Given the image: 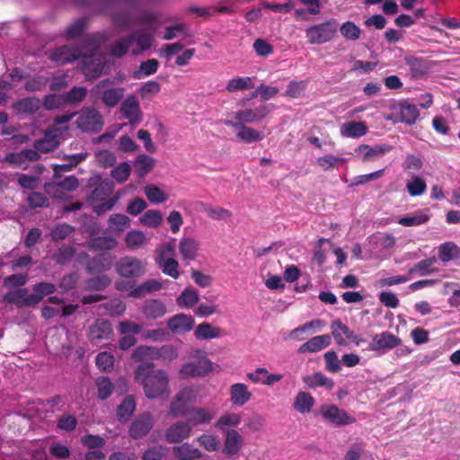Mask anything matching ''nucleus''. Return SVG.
<instances>
[{"instance_id": "9d476101", "label": "nucleus", "mask_w": 460, "mask_h": 460, "mask_svg": "<svg viewBox=\"0 0 460 460\" xmlns=\"http://www.w3.org/2000/svg\"><path fill=\"white\" fill-rule=\"evenodd\" d=\"M87 187L93 188L88 195V199L93 202L104 201L112 192V183L102 181L99 175H93L88 179Z\"/></svg>"}, {"instance_id": "0e129e2a", "label": "nucleus", "mask_w": 460, "mask_h": 460, "mask_svg": "<svg viewBox=\"0 0 460 460\" xmlns=\"http://www.w3.org/2000/svg\"><path fill=\"white\" fill-rule=\"evenodd\" d=\"M406 189L411 196H420L426 191L427 184L420 176H414L407 182Z\"/></svg>"}, {"instance_id": "79ce46f5", "label": "nucleus", "mask_w": 460, "mask_h": 460, "mask_svg": "<svg viewBox=\"0 0 460 460\" xmlns=\"http://www.w3.org/2000/svg\"><path fill=\"white\" fill-rule=\"evenodd\" d=\"M190 37L191 33L189 27L183 22H178L166 27L163 39L172 40L178 37Z\"/></svg>"}, {"instance_id": "423d86ee", "label": "nucleus", "mask_w": 460, "mask_h": 460, "mask_svg": "<svg viewBox=\"0 0 460 460\" xmlns=\"http://www.w3.org/2000/svg\"><path fill=\"white\" fill-rule=\"evenodd\" d=\"M146 271V262L136 257L126 256L117 261V273L126 278H139Z\"/></svg>"}, {"instance_id": "c85d7f7f", "label": "nucleus", "mask_w": 460, "mask_h": 460, "mask_svg": "<svg viewBox=\"0 0 460 460\" xmlns=\"http://www.w3.org/2000/svg\"><path fill=\"white\" fill-rule=\"evenodd\" d=\"M179 250L183 260L194 261L198 255L199 243L192 237H182L180 240Z\"/></svg>"}, {"instance_id": "9b49d317", "label": "nucleus", "mask_w": 460, "mask_h": 460, "mask_svg": "<svg viewBox=\"0 0 460 460\" xmlns=\"http://www.w3.org/2000/svg\"><path fill=\"white\" fill-rule=\"evenodd\" d=\"M153 415L145 411L133 420L128 428V435L134 439L146 436L154 427Z\"/></svg>"}, {"instance_id": "412c9836", "label": "nucleus", "mask_w": 460, "mask_h": 460, "mask_svg": "<svg viewBox=\"0 0 460 460\" xmlns=\"http://www.w3.org/2000/svg\"><path fill=\"white\" fill-rule=\"evenodd\" d=\"M404 62L410 67V75L414 79L422 78L430 69L429 61L422 58L405 56Z\"/></svg>"}, {"instance_id": "5fc2aeb1", "label": "nucleus", "mask_w": 460, "mask_h": 460, "mask_svg": "<svg viewBox=\"0 0 460 460\" xmlns=\"http://www.w3.org/2000/svg\"><path fill=\"white\" fill-rule=\"evenodd\" d=\"M188 402H185L184 399H178V394L174 396L172 401L171 402L168 414L173 418L183 417L188 413L190 408H188Z\"/></svg>"}, {"instance_id": "c9c22d12", "label": "nucleus", "mask_w": 460, "mask_h": 460, "mask_svg": "<svg viewBox=\"0 0 460 460\" xmlns=\"http://www.w3.org/2000/svg\"><path fill=\"white\" fill-rule=\"evenodd\" d=\"M303 381L310 388L325 387L327 389H332L334 386V382L322 372H316L313 375L305 376L303 377Z\"/></svg>"}, {"instance_id": "2eb2a0df", "label": "nucleus", "mask_w": 460, "mask_h": 460, "mask_svg": "<svg viewBox=\"0 0 460 460\" xmlns=\"http://www.w3.org/2000/svg\"><path fill=\"white\" fill-rule=\"evenodd\" d=\"M191 429L186 420H179L170 425L165 432L164 438L170 444L180 443L189 438L191 435Z\"/></svg>"}, {"instance_id": "6e6552de", "label": "nucleus", "mask_w": 460, "mask_h": 460, "mask_svg": "<svg viewBox=\"0 0 460 460\" xmlns=\"http://www.w3.org/2000/svg\"><path fill=\"white\" fill-rule=\"evenodd\" d=\"M119 111L121 117L128 120L129 124L133 127L142 121L140 103L137 97L134 94L128 95L127 98L121 102Z\"/></svg>"}, {"instance_id": "58836bf2", "label": "nucleus", "mask_w": 460, "mask_h": 460, "mask_svg": "<svg viewBox=\"0 0 460 460\" xmlns=\"http://www.w3.org/2000/svg\"><path fill=\"white\" fill-rule=\"evenodd\" d=\"M40 158L39 151L34 149H24L20 153H13L8 155V161L18 166H22L26 161L36 162Z\"/></svg>"}, {"instance_id": "4be33fe9", "label": "nucleus", "mask_w": 460, "mask_h": 460, "mask_svg": "<svg viewBox=\"0 0 460 460\" xmlns=\"http://www.w3.org/2000/svg\"><path fill=\"white\" fill-rule=\"evenodd\" d=\"M332 343V338L329 334H323L319 336H314L311 338L308 341L302 344L298 349V354H304L306 352L315 353L318 352Z\"/></svg>"}, {"instance_id": "aec40b11", "label": "nucleus", "mask_w": 460, "mask_h": 460, "mask_svg": "<svg viewBox=\"0 0 460 460\" xmlns=\"http://www.w3.org/2000/svg\"><path fill=\"white\" fill-rule=\"evenodd\" d=\"M141 312L145 318L156 320L165 315L167 308L160 299H147L144 302Z\"/></svg>"}, {"instance_id": "1a4fd4ad", "label": "nucleus", "mask_w": 460, "mask_h": 460, "mask_svg": "<svg viewBox=\"0 0 460 460\" xmlns=\"http://www.w3.org/2000/svg\"><path fill=\"white\" fill-rule=\"evenodd\" d=\"M402 341L390 332H383L373 337L367 349L379 354H384L401 344Z\"/></svg>"}, {"instance_id": "b1692460", "label": "nucleus", "mask_w": 460, "mask_h": 460, "mask_svg": "<svg viewBox=\"0 0 460 460\" xmlns=\"http://www.w3.org/2000/svg\"><path fill=\"white\" fill-rule=\"evenodd\" d=\"M112 326L109 321L98 320L89 330V339L98 343L102 340L108 339L112 334Z\"/></svg>"}, {"instance_id": "bf43d9fd", "label": "nucleus", "mask_w": 460, "mask_h": 460, "mask_svg": "<svg viewBox=\"0 0 460 460\" xmlns=\"http://www.w3.org/2000/svg\"><path fill=\"white\" fill-rule=\"evenodd\" d=\"M49 81V77L38 75L27 80L23 85V88L27 92L31 93L42 91L47 86Z\"/></svg>"}, {"instance_id": "f8f14e48", "label": "nucleus", "mask_w": 460, "mask_h": 460, "mask_svg": "<svg viewBox=\"0 0 460 460\" xmlns=\"http://www.w3.org/2000/svg\"><path fill=\"white\" fill-rule=\"evenodd\" d=\"M48 57L52 62L61 66L79 59L82 57V52L78 48L63 45L50 50Z\"/></svg>"}, {"instance_id": "393cba45", "label": "nucleus", "mask_w": 460, "mask_h": 460, "mask_svg": "<svg viewBox=\"0 0 460 460\" xmlns=\"http://www.w3.org/2000/svg\"><path fill=\"white\" fill-rule=\"evenodd\" d=\"M211 370V363L208 360H199L184 364L180 374L182 376H204Z\"/></svg>"}, {"instance_id": "8fccbe9b", "label": "nucleus", "mask_w": 460, "mask_h": 460, "mask_svg": "<svg viewBox=\"0 0 460 460\" xmlns=\"http://www.w3.org/2000/svg\"><path fill=\"white\" fill-rule=\"evenodd\" d=\"M253 88V80L252 77H235L228 81L226 87L229 93L235 91H243Z\"/></svg>"}, {"instance_id": "a19ab883", "label": "nucleus", "mask_w": 460, "mask_h": 460, "mask_svg": "<svg viewBox=\"0 0 460 460\" xmlns=\"http://www.w3.org/2000/svg\"><path fill=\"white\" fill-rule=\"evenodd\" d=\"M147 243V238L140 230H132L127 233L125 243L130 250H137L144 247Z\"/></svg>"}, {"instance_id": "052dcab7", "label": "nucleus", "mask_w": 460, "mask_h": 460, "mask_svg": "<svg viewBox=\"0 0 460 460\" xmlns=\"http://www.w3.org/2000/svg\"><path fill=\"white\" fill-rule=\"evenodd\" d=\"M29 279L27 273H16L4 279L3 285L7 288H21Z\"/></svg>"}, {"instance_id": "ddd939ff", "label": "nucleus", "mask_w": 460, "mask_h": 460, "mask_svg": "<svg viewBox=\"0 0 460 460\" xmlns=\"http://www.w3.org/2000/svg\"><path fill=\"white\" fill-rule=\"evenodd\" d=\"M273 108L272 104H262L254 109H245L235 112L234 118L245 123H256L265 119Z\"/></svg>"}, {"instance_id": "09e8293b", "label": "nucleus", "mask_w": 460, "mask_h": 460, "mask_svg": "<svg viewBox=\"0 0 460 460\" xmlns=\"http://www.w3.org/2000/svg\"><path fill=\"white\" fill-rule=\"evenodd\" d=\"M199 301V293L193 288L184 289L177 298V304L181 308H190Z\"/></svg>"}, {"instance_id": "72a5a7b5", "label": "nucleus", "mask_w": 460, "mask_h": 460, "mask_svg": "<svg viewBox=\"0 0 460 460\" xmlns=\"http://www.w3.org/2000/svg\"><path fill=\"white\" fill-rule=\"evenodd\" d=\"M155 160L145 154L138 155L134 163V172L138 178L146 176L155 166Z\"/></svg>"}, {"instance_id": "338daca9", "label": "nucleus", "mask_w": 460, "mask_h": 460, "mask_svg": "<svg viewBox=\"0 0 460 460\" xmlns=\"http://www.w3.org/2000/svg\"><path fill=\"white\" fill-rule=\"evenodd\" d=\"M75 249L70 246H62L58 248L53 255L54 261L60 265H66L75 256Z\"/></svg>"}, {"instance_id": "6e6d98bb", "label": "nucleus", "mask_w": 460, "mask_h": 460, "mask_svg": "<svg viewBox=\"0 0 460 460\" xmlns=\"http://www.w3.org/2000/svg\"><path fill=\"white\" fill-rule=\"evenodd\" d=\"M162 220V213L156 209L147 210L139 217V222L148 227H157L161 225Z\"/></svg>"}, {"instance_id": "4d7b16f0", "label": "nucleus", "mask_w": 460, "mask_h": 460, "mask_svg": "<svg viewBox=\"0 0 460 460\" xmlns=\"http://www.w3.org/2000/svg\"><path fill=\"white\" fill-rule=\"evenodd\" d=\"M202 211L205 212L213 220H225L232 216V213L220 207H211L205 203H200Z\"/></svg>"}, {"instance_id": "c03bdc74", "label": "nucleus", "mask_w": 460, "mask_h": 460, "mask_svg": "<svg viewBox=\"0 0 460 460\" xmlns=\"http://www.w3.org/2000/svg\"><path fill=\"white\" fill-rule=\"evenodd\" d=\"M236 137L244 143H255L263 139L264 135L258 130L243 124L237 131Z\"/></svg>"}, {"instance_id": "774afa93", "label": "nucleus", "mask_w": 460, "mask_h": 460, "mask_svg": "<svg viewBox=\"0 0 460 460\" xmlns=\"http://www.w3.org/2000/svg\"><path fill=\"white\" fill-rule=\"evenodd\" d=\"M178 357V351L173 345L166 344L161 348L155 347V359H164L172 361Z\"/></svg>"}, {"instance_id": "e2e57ef3", "label": "nucleus", "mask_w": 460, "mask_h": 460, "mask_svg": "<svg viewBox=\"0 0 460 460\" xmlns=\"http://www.w3.org/2000/svg\"><path fill=\"white\" fill-rule=\"evenodd\" d=\"M97 162L103 167H111L110 175L115 178V155L109 150H102L96 154Z\"/></svg>"}, {"instance_id": "a18cd8bd", "label": "nucleus", "mask_w": 460, "mask_h": 460, "mask_svg": "<svg viewBox=\"0 0 460 460\" xmlns=\"http://www.w3.org/2000/svg\"><path fill=\"white\" fill-rule=\"evenodd\" d=\"M313 396L306 392H299L295 399L294 408L300 413H308L314 405Z\"/></svg>"}, {"instance_id": "5701e85b", "label": "nucleus", "mask_w": 460, "mask_h": 460, "mask_svg": "<svg viewBox=\"0 0 460 460\" xmlns=\"http://www.w3.org/2000/svg\"><path fill=\"white\" fill-rule=\"evenodd\" d=\"M392 150V146L388 145H376L369 146L368 145H361L356 152L362 155L364 162H369L381 158L385 154Z\"/></svg>"}, {"instance_id": "49530a36", "label": "nucleus", "mask_w": 460, "mask_h": 460, "mask_svg": "<svg viewBox=\"0 0 460 460\" xmlns=\"http://www.w3.org/2000/svg\"><path fill=\"white\" fill-rule=\"evenodd\" d=\"M159 62L155 58L141 62L139 69L133 73V77L136 79H141L143 77L152 75L157 72Z\"/></svg>"}, {"instance_id": "864d4df0", "label": "nucleus", "mask_w": 460, "mask_h": 460, "mask_svg": "<svg viewBox=\"0 0 460 460\" xmlns=\"http://www.w3.org/2000/svg\"><path fill=\"white\" fill-rule=\"evenodd\" d=\"M188 402H185L184 399H178V394L174 396L172 401L171 402L168 414L173 418L183 417L188 413L190 408H188Z\"/></svg>"}, {"instance_id": "0eeeda50", "label": "nucleus", "mask_w": 460, "mask_h": 460, "mask_svg": "<svg viewBox=\"0 0 460 460\" xmlns=\"http://www.w3.org/2000/svg\"><path fill=\"white\" fill-rule=\"evenodd\" d=\"M323 419L335 426H345L356 422V418L334 404H323L320 408Z\"/></svg>"}, {"instance_id": "680f3d73", "label": "nucleus", "mask_w": 460, "mask_h": 460, "mask_svg": "<svg viewBox=\"0 0 460 460\" xmlns=\"http://www.w3.org/2000/svg\"><path fill=\"white\" fill-rule=\"evenodd\" d=\"M95 384L98 389V397L101 400H106L111 396L113 391V385L109 377L99 376Z\"/></svg>"}, {"instance_id": "6ab92c4d", "label": "nucleus", "mask_w": 460, "mask_h": 460, "mask_svg": "<svg viewBox=\"0 0 460 460\" xmlns=\"http://www.w3.org/2000/svg\"><path fill=\"white\" fill-rule=\"evenodd\" d=\"M194 323V318L191 315L178 314L168 320L167 326L172 332L180 334L190 332Z\"/></svg>"}, {"instance_id": "f03ea898", "label": "nucleus", "mask_w": 460, "mask_h": 460, "mask_svg": "<svg viewBox=\"0 0 460 460\" xmlns=\"http://www.w3.org/2000/svg\"><path fill=\"white\" fill-rule=\"evenodd\" d=\"M136 379L144 386L145 394L155 399L168 394L169 378L165 371L155 370L152 363H143L136 370Z\"/></svg>"}, {"instance_id": "37998d69", "label": "nucleus", "mask_w": 460, "mask_h": 460, "mask_svg": "<svg viewBox=\"0 0 460 460\" xmlns=\"http://www.w3.org/2000/svg\"><path fill=\"white\" fill-rule=\"evenodd\" d=\"M437 259L435 257L428 258L419 261L409 269L410 274H418L419 276H426L431 273L437 272L436 269L432 266L436 263Z\"/></svg>"}, {"instance_id": "f3484780", "label": "nucleus", "mask_w": 460, "mask_h": 460, "mask_svg": "<svg viewBox=\"0 0 460 460\" xmlns=\"http://www.w3.org/2000/svg\"><path fill=\"white\" fill-rule=\"evenodd\" d=\"M186 417V422L192 430L194 427L208 424L215 417V413L203 407H191L189 409Z\"/></svg>"}, {"instance_id": "a878e982", "label": "nucleus", "mask_w": 460, "mask_h": 460, "mask_svg": "<svg viewBox=\"0 0 460 460\" xmlns=\"http://www.w3.org/2000/svg\"><path fill=\"white\" fill-rule=\"evenodd\" d=\"M172 455L178 460H196L202 456V453L189 443L174 446Z\"/></svg>"}, {"instance_id": "13d9d810", "label": "nucleus", "mask_w": 460, "mask_h": 460, "mask_svg": "<svg viewBox=\"0 0 460 460\" xmlns=\"http://www.w3.org/2000/svg\"><path fill=\"white\" fill-rule=\"evenodd\" d=\"M87 94V89L85 87L80 86H75L70 91L65 93L63 94L65 103L73 104V103H79L84 98Z\"/></svg>"}, {"instance_id": "3c124183", "label": "nucleus", "mask_w": 460, "mask_h": 460, "mask_svg": "<svg viewBox=\"0 0 460 460\" xmlns=\"http://www.w3.org/2000/svg\"><path fill=\"white\" fill-rule=\"evenodd\" d=\"M88 247L95 251L111 250L115 247V239L111 236H98L91 238Z\"/></svg>"}, {"instance_id": "2f4dec72", "label": "nucleus", "mask_w": 460, "mask_h": 460, "mask_svg": "<svg viewBox=\"0 0 460 460\" xmlns=\"http://www.w3.org/2000/svg\"><path fill=\"white\" fill-rule=\"evenodd\" d=\"M400 118L399 121L403 122L409 126L415 124L417 121L420 111L415 104L403 102L400 103Z\"/></svg>"}, {"instance_id": "7ed1b4c3", "label": "nucleus", "mask_w": 460, "mask_h": 460, "mask_svg": "<svg viewBox=\"0 0 460 460\" xmlns=\"http://www.w3.org/2000/svg\"><path fill=\"white\" fill-rule=\"evenodd\" d=\"M339 23L336 19L315 24L305 30V36L310 44H323L331 41L336 35Z\"/></svg>"}, {"instance_id": "69168bd1", "label": "nucleus", "mask_w": 460, "mask_h": 460, "mask_svg": "<svg viewBox=\"0 0 460 460\" xmlns=\"http://www.w3.org/2000/svg\"><path fill=\"white\" fill-rule=\"evenodd\" d=\"M341 35L349 40H357L360 37L361 31L353 22L347 21L340 27Z\"/></svg>"}, {"instance_id": "e433bc0d", "label": "nucleus", "mask_w": 460, "mask_h": 460, "mask_svg": "<svg viewBox=\"0 0 460 460\" xmlns=\"http://www.w3.org/2000/svg\"><path fill=\"white\" fill-rule=\"evenodd\" d=\"M56 290V286L50 282L41 281L34 284L32 286L33 293H31V296H35V305L37 306L45 296L54 294Z\"/></svg>"}, {"instance_id": "39448f33", "label": "nucleus", "mask_w": 460, "mask_h": 460, "mask_svg": "<svg viewBox=\"0 0 460 460\" xmlns=\"http://www.w3.org/2000/svg\"><path fill=\"white\" fill-rule=\"evenodd\" d=\"M76 126L83 132L98 133L103 127V119L95 109H83L76 119Z\"/></svg>"}, {"instance_id": "473e14b6", "label": "nucleus", "mask_w": 460, "mask_h": 460, "mask_svg": "<svg viewBox=\"0 0 460 460\" xmlns=\"http://www.w3.org/2000/svg\"><path fill=\"white\" fill-rule=\"evenodd\" d=\"M438 257L440 261L447 263L460 258V248L453 242H446L438 246Z\"/></svg>"}, {"instance_id": "a211bd4d", "label": "nucleus", "mask_w": 460, "mask_h": 460, "mask_svg": "<svg viewBox=\"0 0 460 460\" xmlns=\"http://www.w3.org/2000/svg\"><path fill=\"white\" fill-rule=\"evenodd\" d=\"M40 107L41 101L40 98L35 96L20 99L12 104V109L15 114L23 115H33L40 109Z\"/></svg>"}, {"instance_id": "20e7f679", "label": "nucleus", "mask_w": 460, "mask_h": 460, "mask_svg": "<svg viewBox=\"0 0 460 460\" xmlns=\"http://www.w3.org/2000/svg\"><path fill=\"white\" fill-rule=\"evenodd\" d=\"M162 288V283L156 279H146L137 287L133 281H117V289L128 291V296L133 298L145 297Z\"/></svg>"}, {"instance_id": "bb28decb", "label": "nucleus", "mask_w": 460, "mask_h": 460, "mask_svg": "<svg viewBox=\"0 0 460 460\" xmlns=\"http://www.w3.org/2000/svg\"><path fill=\"white\" fill-rule=\"evenodd\" d=\"M367 128L364 122L361 121H349L345 122L341 127V135L343 137L358 138L367 134Z\"/></svg>"}, {"instance_id": "de8ad7c7", "label": "nucleus", "mask_w": 460, "mask_h": 460, "mask_svg": "<svg viewBox=\"0 0 460 460\" xmlns=\"http://www.w3.org/2000/svg\"><path fill=\"white\" fill-rule=\"evenodd\" d=\"M144 191L147 199L153 204H161L168 199V195L156 185L148 184Z\"/></svg>"}, {"instance_id": "ea45409f", "label": "nucleus", "mask_w": 460, "mask_h": 460, "mask_svg": "<svg viewBox=\"0 0 460 460\" xmlns=\"http://www.w3.org/2000/svg\"><path fill=\"white\" fill-rule=\"evenodd\" d=\"M221 332L219 327H215L209 323H202L196 327L194 335L198 340L203 341L218 338L221 336Z\"/></svg>"}, {"instance_id": "603ef678", "label": "nucleus", "mask_w": 460, "mask_h": 460, "mask_svg": "<svg viewBox=\"0 0 460 460\" xmlns=\"http://www.w3.org/2000/svg\"><path fill=\"white\" fill-rule=\"evenodd\" d=\"M88 25V18L81 17L75 20L66 31V38L73 40L80 37Z\"/></svg>"}, {"instance_id": "4c0bfd02", "label": "nucleus", "mask_w": 460, "mask_h": 460, "mask_svg": "<svg viewBox=\"0 0 460 460\" xmlns=\"http://www.w3.org/2000/svg\"><path fill=\"white\" fill-rule=\"evenodd\" d=\"M430 217L425 210L415 211L406 217H402L397 223L403 226H416L427 223Z\"/></svg>"}, {"instance_id": "7c9ffc66", "label": "nucleus", "mask_w": 460, "mask_h": 460, "mask_svg": "<svg viewBox=\"0 0 460 460\" xmlns=\"http://www.w3.org/2000/svg\"><path fill=\"white\" fill-rule=\"evenodd\" d=\"M111 266V258L105 252H101L90 260L86 264L89 273L105 271Z\"/></svg>"}, {"instance_id": "dca6fc26", "label": "nucleus", "mask_w": 460, "mask_h": 460, "mask_svg": "<svg viewBox=\"0 0 460 460\" xmlns=\"http://www.w3.org/2000/svg\"><path fill=\"white\" fill-rule=\"evenodd\" d=\"M26 288L15 289L4 295L3 300L5 303L13 304L18 308L35 307L34 298L31 294H28Z\"/></svg>"}, {"instance_id": "f257e3e1", "label": "nucleus", "mask_w": 460, "mask_h": 460, "mask_svg": "<svg viewBox=\"0 0 460 460\" xmlns=\"http://www.w3.org/2000/svg\"><path fill=\"white\" fill-rule=\"evenodd\" d=\"M159 14L155 12L142 11L137 15H123L117 12V25L125 22L127 24L144 25V29L135 30L128 37L131 39V45L136 44L137 48L131 50L133 56H138L142 52L149 49L155 40V35L157 31V21Z\"/></svg>"}, {"instance_id": "f704fd0d", "label": "nucleus", "mask_w": 460, "mask_h": 460, "mask_svg": "<svg viewBox=\"0 0 460 460\" xmlns=\"http://www.w3.org/2000/svg\"><path fill=\"white\" fill-rule=\"evenodd\" d=\"M243 438L241 435L234 429H229L226 432L224 452L229 456L236 455L241 448Z\"/></svg>"}, {"instance_id": "c756f323", "label": "nucleus", "mask_w": 460, "mask_h": 460, "mask_svg": "<svg viewBox=\"0 0 460 460\" xmlns=\"http://www.w3.org/2000/svg\"><path fill=\"white\" fill-rule=\"evenodd\" d=\"M137 402L133 395H127L117 405V419L127 421L136 411Z\"/></svg>"}, {"instance_id": "cd10ccee", "label": "nucleus", "mask_w": 460, "mask_h": 460, "mask_svg": "<svg viewBox=\"0 0 460 460\" xmlns=\"http://www.w3.org/2000/svg\"><path fill=\"white\" fill-rule=\"evenodd\" d=\"M230 395L232 402L238 406L244 405L252 397V394L248 391L247 385L243 383L232 385L230 387Z\"/></svg>"}, {"instance_id": "4468645a", "label": "nucleus", "mask_w": 460, "mask_h": 460, "mask_svg": "<svg viewBox=\"0 0 460 460\" xmlns=\"http://www.w3.org/2000/svg\"><path fill=\"white\" fill-rule=\"evenodd\" d=\"M107 65L104 55L93 54L84 56L83 59V72L88 78H96L103 72Z\"/></svg>"}]
</instances>
